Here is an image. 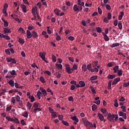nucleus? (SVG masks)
<instances>
[{"label":"nucleus","instance_id":"f257e3e1","mask_svg":"<svg viewBox=\"0 0 129 129\" xmlns=\"http://www.w3.org/2000/svg\"><path fill=\"white\" fill-rule=\"evenodd\" d=\"M65 67L67 73H69V74H71V73H73V71H74V70H77V69H78V64L75 63L73 66V68L71 69L68 64H66L65 65Z\"/></svg>","mask_w":129,"mask_h":129},{"label":"nucleus","instance_id":"f03ea898","mask_svg":"<svg viewBox=\"0 0 129 129\" xmlns=\"http://www.w3.org/2000/svg\"><path fill=\"white\" fill-rule=\"evenodd\" d=\"M115 118V119H114ZM107 119L109 121H112L114 123V121H116L118 119V115H115L114 114H112L110 113H108Z\"/></svg>","mask_w":129,"mask_h":129},{"label":"nucleus","instance_id":"7ed1b4c3","mask_svg":"<svg viewBox=\"0 0 129 129\" xmlns=\"http://www.w3.org/2000/svg\"><path fill=\"white\" fill-rule=\"evenodd\" d=\"M118 66H116L113 68V70H114V73H117L118 76H121L122 75V70L120 69L118 70Z\"/></svg>","mask_w":129,"mask_h":129},{"label":"nucleus","instance_id":"20e7f679","mask_svg":"<svg viewBox=\"0 0 129 129\" xmlns=\"http://www.w3.org/2000/svg\"><path fill=\"white\" fill-rule=\"evenodd\" d=\"M82 120H83V122L84 125H85V126H88V125H89V126H90V127H93V124H92V123H91V122L88 121L87 120V118H83Z\"/></svg>","mask_w":129,"mask_h":129},{"label":"nucleus","instance_id":"39448f33","mask_svg":"<svg viewBox=\"0 0 129 129\" xmlns=\"http://www.w3.org/2000/svg\"><path fill=\"white\" fill-rule=\"evenodd\" d=\"M48 109L49 110V112H50V113H51V116H53V118H54V117H56V116H57V115H56V112H54V110L51 108V107H48Z\"/></svg>","mask_w":129,"mask_h":129},{"label":"nucleus","instance_id":"423d86ee","mask_svg":"<svg viewBox=\"0 0 129 129\" xmlns=\"http://www.w3.org/2000/svg\"><path fill=\"white\" fill-rule=\"evenodd\" d=\"M120 81V78H116L114 79L112 83V85H114L115 84H117L118 82H119Z\"/></svg>","mask_w":129,"mask_h":129},{"label":"nucleus","instance_id":"0eeeda50","mask_svg":"<svg viewBox=\"0 0 129 129\" xmlns=\"http://www.w3.org/2000/svg\"><path fill=\"white\" fill-rule=\"evenodd\" d=\"M40 90H41V94H42L43 96H46L47 95V91H46V90L44 89V88L40 87Z\"/></svg>","mask_w":129,"mask_h":129},{"label":"nucleus","instance_id":"6e6552de","mask_svg":"<svg viewBox=\"0 0 129 129\" xmlns=\"http://www.w3.org/2000/svg\"><path fill=\"white\" fill-rule=\"evenodd\" d=\"M45 55L46 54L45 53V52L39 53V57H40V58H41V59H42L43 60H45V58H46V57L45 56Z\"/></svg>","mask_w":129,"mask_h":129},{"label":"nucleus","instance_id":"1a4fd4ad","mask_svg":"<svg viewBox=\"0 0 129 129\" xmlns=\"http://www.w3.org/2000/svg\"><path fill=\"white\" fill-rule=\"evenodd\" d=\"M20 7L22 9V11L24 12V13H27V8L25 5L21 4Z\"/></svg>","mask_w":129,"mask_h":129},{"label":"nucleus","instance_id":"9d476101","mask_svg":"<svg viewBox=\"0 0 129 129\" xmlns=\"http://www.w3.org/2000/svg\"><path fill=\"white\" fill-rule=\"evenodd\" d=\"M55 67L56 69H58V70H61L62 68H63V66H62L61 64H55Z\"/></svg>","mask_w":129,"mask_h":129},{"label":"nucleus","instance_id":"9b49d317","mask_svg":"<svg viewBox=\"0 0 129 129\" xmlns=\"http://www.w3.org/2000/svg\"><path fill=\"white\" fill-rule=\"evenodd\" d=\"M32 38V33L30 31L27 30V38L31 39Z\"/></svg>","mask_w":129,"mask_h":129},{"label":"nucleus","instance_id":"f8f14e48","mask_svg":"<svg viewBox=\"0 0 129 129\" xmlns=\"http://www.w3.org/2000/svg\"><path fill=\"white\" fill-rule=\"evenodd\" d=\"M41 106V104L38 102H34L33 103V107H35V108H37L38 107H40Z\"/></svg>","mask_w":129,"mask_h":129},{"label":"nucleus","instance_id":"ddd939ff","mask_svg":"<svg viewBox=\"0 0 129 129\" xmlns=\"http://www.w3.org/2000/svg\"><path fill=\"white\" fill-rule=\"evenodd\" d=\"M98 116H99V119L101 120V121H103V120H104V117L101 113H99L98 114Z\"/></svg>","mask_w":129,"mask_h":129},{"label":"nucleus","instance_id":"4468645a","mask_svg":"<svg viewBox=\"0 0 129 129\" xmlns=\"http://www.w3.org/2000/svg\"><path fill=\"white\" fill-rule=\"evenodd\" d=\"M79 84L80 85V87H84V86H85V82L83 81H80L79 82Z\"/></svg>","mask_w":129,"mask_h":129},{"label":"nucleus","instance_id":"2eb2a0df","mask_svg":"<svg viewBox=\"0 0 129 129\" xmlns=\"http://www.w3.org/2000/svg\"><path fill=\"white\" fill-rule=\"evenodd\" d=\"M115 77H116V75H115L109 74L107 76V78L108 79H113V78H115Z\"/></svg>","mask_w":129,"mask_h":129},{"label":"nucleus","instance_id":"dca6fc26","mask_svg":"<svg viewBox=\"0 0 129 129\" xmlns=\"http://www.w3.org/2000/svg\"><path fill=\"white\" fill-rule=\"evenodd\" d=\"M102 34L103 35L104 39L105 41H109V38L108 37V36H107L106 35V34H105V33H104V32H102Z\"/></svg>","mask_w":129,"mask_h":129},{"label":"nucleus","instance_id":"f3484780","mask_svg":"<svg viewBox=\"0 0 129 129\" xmlns=\"http://www.w3.org/2000/svg\"><path fill=\"white\" fill-rule=\"evenodd\" d=\"M8 83L11 87H14V86H15V82H14L13 80H10Z\"/></svg>","mask_w":129,"mask_h":129},{"label":"nucleus","instance_id":"a211bd4d","mask_svg":"<svg viewBox=\"0 0 129 129\" xmlns=\"http://www.w3.org/2000/svg\"><path fill=\"white\" fill-rule=\"evenodd\" d=\"M4 34H7V33H11V30L9 28H4Z\"/></svg>","mask_w":129,"mask_h":129},{"label":"nucleus","instance_id":"6ab92c4d","mask_svg":"<svg viewBox=\"0 0 129 129\" xmlns=\"http://www.w3.org/2000/svg\"><path fill=\"white\" fill-rule=\"evenodd\" d=\"M32 37H33L34 38H38V33L35 31H32Z\"/></svg>","mask_w":129,"mask_h":129},{"label":"nucleus","instance_id":"aec40b11","mask_svg":"<svg viewBox=\"0 0 129 129\" xmlns=\"http://www.w3.org/2000/svg\"><path fill=\"white\" fill-rule=\"evenodd\" d=\"M71 119L74 121H77V122H79V119L77 118V117H76V116L71 117Z\"/></svg>","mask_w":129,"mask_h":129},{"label":"nucleus","instance_id":"412c9836","mask_svg":"<svg viewBox=\"0 0 129 129\" xmlns=\"http://www.w3.org/2000/svg\"><path fill=\"white\" fill-rule=\"evenodd\" d=\"M18 42L19 43H20V44H21V45H24L25 43V40L20 37H18Z\"/></svg>","mask_w":129,"mask_h":129},{"label":"nucleus","instance_id":"4be33fe9","mask_svg":"<svg viewBox=\"0 0 129 129\" xmlns=\"http://www.w3.org/2000/svg\"><path fill=\"white\" fill-rule=\"evenodd\" d=\"M37 11H38V7H37V6H35L34 8H32V13H36V14H38V12Z\"/></svg>","mask_w":129,"mask_h":129},{"label":"nucleus","instance_id":"5701e85b","mask_svg":"<svg viewBox=\"0 0 129 129\" xmlns=\"http://www.w3.org/2000/svg\"><path fill=\"white\" fill-rule=\"evenodd\" d=\"M73 10L75 12H79L78 6L77 5H75L73 7Z\"/></svg>","mask_w":129,"mask_h":129},{"label":"nucleus","instance_id":"b1692460","mask_svg":"<svg viewBox=\"0 0 129 129\" xmlns=\"http://www.w3.org/2000/svg\"><path fill=\"white\" fill-rule=\"evenodd\" d=\"M53 75L56 76V78H61V74L59 72H56V73H54Z\"/></svg>","mask_w":129,"mask_h":129},{"label":"nucleus","instance_id":"393cba45","mask_svg":"<svg viewBox=\"0 0 129 129\" xmlns=\"http://www.w3.org/2000/svg\"><path fill=\"white\" fill-rule=\"evenodd\" d=\"M118 46H119V43H115L110 45V47L111 48H114V47H118Z\"/></svg>","mask_w":129,"mask_h":129},{"label":"nucleus","instance_id":"a878e982","mask_svg":"<svg viewBox=\"0 0 129 129\" xmlns=\"http://www.w3.org/2000/svg\"><path fill=\"white\" fill-rule=\"evenodd\" d=\"M100 111H101L102 113H103L104 114H105V113H107L108 114V112H107V110L105 108H101Z\"/></svg>","mask_w":129,"mask_h":129},{"label":"nucleus","instance_id":"bb28decb","mask_svg":"<svg viewBox=\"0 0 129 129\" xmlns=\"http://www.w3.org/2000/svg\"><path fill=\"white\" fill-rule=\"evenodd\" d=\"M28 98L31 100V102H34V101H35V97H34V96L29 95Z\"/></svg>","mask_w":129,"mask_h":129},{"label":"nucleus","instance_id":"cd10ccee","mask_svg":"<svg viewBox=\"0 0 129 129\" xmlns=\"http://www.w3.org/2000/svg\"><path fill=\"white\" fill-rule=\"evenodd\" d=\"M96 79H97V76H93L90 78V80L93 81V80H96Z\"/></svg>","mask_w":129,"mask_h":129},{"label":"nucleus","instance_id":"c85d7f7f","mask_svg":"<svg viewBox=\"0 0 129 129\" xmlns=\"http://www.w3.org/2000/svg\"><path fill=\"white\" fill-rule=\"evenodd\" d=\"M82 69L85 72H86V71H87V68L86 67V64L83 65L82 67Z\"/></svg>","mask_w":129,"mask_h":129},{"label":"nucleus","instance_id":"c756f323","mask_svg":"<svg viewBox=\"0 0 129 129\" xmlns=\"http://www.w3.org/2000/svg\"><path fill=\"white\" fill-rule=\"evenodd\" d=\"M54 12L55 13V14L57 15V16H59V13H60V10L55 9L54 10Z\"/></svg>","mask_w":129,"mask_h":129},{"label":"nucleus","instance_id":"7c9ffc66","mask_svg":"<svg viewBox=\"0 0 129 129\" xmlns=\"http://www.w3.org/2000/svg\"><path fill=\"white\" fill-rule=\"evenodd\" d=\"M114 106L115 107H118V102H117V99H116L114 100Z\"/></svg>","mask_w":129,"mask_h":129},{"label":"nucleus","instance_id":"2f4dec72","mask_svg":"<svg viewBox=\"0 0 129 129\" xmlns=\"http://www.w3.org/2000/svg\"><path fill=\"white\" fill-rule=\"evenodd\" d=\"M92 109L93 111H95V110H96L97 109V106L96 105L94 104L92 106Z\"/></svg>","mask_w":129,"mask_h":129},{"label":"nucleus","instance_id":"473e14b6","mask_svg":"<svg viewBox=\"0 0 129 129\" xmlns=\"http://www.w3.org/2000/svg\"><path fill=\"white\" fill-rule=\"evenodd\" d=\"M27 108L28 109H31V108L32 107V104L31 103H30V102H27Z\"/></svg>","mask_w":129,"mask_h":129},{"label":"nucleus","instance_id":"72a5a7b5","mask_svg":"<svg viewBox=\"0 0 129 129\" xmlns=\"http://www.w3.org/2000/svg\"><path fill=\"white\" fill-rule=\"evenodd\" d=\"M39 80H40L41 82H42V83H45L46 82L45 79L42 76L40 77Z\"/></svg>","mask_w":129,"mask_h":129},{"label":"nucleus","instance_id":"f704fd0d","mask_svg":"<svg viewBox=\"0 0 129 129\" xmlns=\"http://www.w3.org/2000/svg\"><path fill=\"white\" fill-rule=\"evenodd\" d=\"M78 5H81L82 7H84V2L81 3V0H78Z\"/></svg>","mask_w":129,"mask_h":129},{"label":"nucleus","instance_id":"c9c22d12","mask_svg":"<svg viewBox=\"0 0 129 129\" xmlns=\"http://www.w3.org/2000/svg\"><path fill=\"white\" fill-rule=\"evenodd\" d=\"M111 81H109L108 83V89H111Z\"/></svg>","mask_w":129,"mask_h":129},{"label":"nucleus","instance_id":"e433bc0d","mask_svg":"<svg viewBox=\"0 0 129 129\" xmlns=\"http://www.w3.org/2000/svg\"><path fill=\"white\" fill-rule=\"evenodd\" d=\"M19 31H20V32H21L22 34H25V30H24V28H22V27H20Z\"/></svg>","mask_w":129,"mask_h":129},{"label":"nucleus","instance_id":"4c0bfd02","mask_svg":"<svg viewBox=\"0 0 129 129\" xmlns=\"http://www.w3.org/2000/svg\"><path fill=\"white\" fill-rule=\"evenodd\" d=\"M3 13L5 14V17H8V13H7V10L3 9Z\"/></svg>","mask_w":129,"mask_h":129},{"label":"nucleus","instance_id":"58836bf2","mask_svg":"<svg viewBox=\"0 0 129 129\" xmlns=\"http://www.w3.org/2000/svg\"><path fill=\"white\" fill-rule=\"evenodd\" d=\"M118 27L120 30H122V23L121 22H119L118 24Z\"/></svg>","mask_w":129,"mask_h":129},{"label":"nucleus","instance_id":"ea45409f","mask_svg":"<svg viewBox=\"0 0 129 129\" xmlns=\"http://www.w3.org/2000/svg\"><path fill=\"white\" fill-rule=\"evenodd\" d=\"M6 118L9 121H13L14 120V118H11L10 117L6 116Z\"/></svg>","mask_w":129,"mask_h":129},{"label":"nucleus","instance_id":"a19ab883","mask_svg":"<svg viewBox=\"0 0 129 129\" xmlns=\"http://www.w3.org/2000/svg\"><path fill=\"white\" fill-rule=\"evenodd\" d=\"M62 123L67 126H69V123L67 122L66 121L62 120Z\"/></svg>","mask_w":129,"mask_h":129},{"label":"nucleus","instance_id":"79ce46f5","mask_svg":"<svg viewBox=\"0 0 129 129\" xmlns=\"http://www.w3.org/2000/svg\"><path fill=\"white\" fill-rule=\"evenodd\" d=\"M118 114H119V116H122L123 117L124 115L126 114V113H123L122 111H120V112H119Z\"/></svg>","mask_w":129,"mask_h":129},{"label":"nucleus","instance_id":"37998d69","mask_svg":"<svg viewBox=\"0 0 129 129\" xmlns=\"http://www.w3.org/2000/svg\"><path fill=\"white\" fill-rule=\"evenodd\" d=\"M52 60L53 62H56L57 61L56 56L54 55H52Z\"/></svg>","mask_w":129,"mask_h":129},{"label":"nucleus","instance_id":"c03bdc74","mask_svg":"<svg viewBox=\"0 0 129 129\" xmlns=\"http://www.w3.org/2000/svg\"><path fill=\"white\" fill-rule=\"evenodd\" d=\"M120 108L122 109V111L123 112H125V111H126V109H125L126 107L125 106H121Z\"/></svg>","mask_w":129,"mask_h":129},{"label":"nucleus","instance_id":"a18cd8bd","mask_svg":"<svg viewBox=\"0 0 129 129\" xmlns=\"http://www.w3.org/2000/svg\"><path fill=\"white\" fill-rule=\"evenodd\" d=\"M129 86L128 82H124L123 83V87H127Z\"/></svg>","mask_w":129,"mask_h":129},{"label":"nucleus","instance_id":"49530a36","mask_svg":"<svg viewBox=\"0 0 129 129\" xmlns=\"http://www.w3.org/2000/svg\"><path fill=\"white\" fill-rule=\"evenodd\" d=\"M96 30L97 32V33H101V28L100 27H96Z\"/></svg>","mask_w":129,"mask_h":129},{"label":"nucleus","instance_id":"de8ad7c7","mask_svg":"<svg viewBox=\"0 0 129 129\" xmlns=\"http://www.w3.org/2000/svg\"><path fill=\"white\" fill-rule=\"evenodd\" d=\"M4 27H8L9 26V23H8L7 21L4 20Z\"/></svg>","mask_w":129,"mask_h":129},{"label":"nucleus","instance_id":"09e8293b","mask_svg":"<svg viewBox=\"0 0 129 129\" xmlns=\"http://www.w3.org/2000/svg\"><path fill=\"white\" fill-rule=\"evenodd\" d=\"M10 73L11 75H13V76L17 75V73H16V71L15 70H12V71Z\"/></svg>","mask_w":129,"mask_h":129},{"label":"nucleus","instance_id":"8fccbe9b","mask_svg":"<svg viewBox=\"0 0 129 129\" xmlns=\"http://www.w3.org/2000/svg\"><path fill=\"white\" fill-rule=\"evenodd\" d=\"M78 8L79 9V12H81V10L83 9L82 6L81 5H78Z\"/></svg>","mask_w":129,"mask_h":129},{"label":"nucleus","instance_id":"3c124183","mask_svg":"<svg viewBox=\"0 0 129 129\" xmlns=\"http://www.w3.org/2000/svg\"><path fill=\"white\" fill-rule=\"evenodd\" d=\"M6 60H7V62H12L13 58L12 57H7Z\"/></svg>","mask_w":129,"mask_h":129},{"label":"nucleus","instance_id":"603ef678","mask_svg":"<svg viewBox=\"0 0 129 129\" xmlns=\"http://www.w3.org/2000/svg\"><path fill=\"white\" fill-rule=\"evenodd\" d=\"M5 53H6L7 55H11V52L10 51V49H6Z\"/></svg>","mask_w":129,"mask_h":129},{"label":"nucleus","instance_id":"864d4df0","mask_svg":"<svg viewBox=\"0 0 129 129\" xmlns=\"http://www.w3.org/2000/svg\"><path fill=\"white\" fill-rule=\"evenodd\" d=\"M13 121H14V122H16V123H19L20 121H19V119L17 118H15L14 119Z\"/></svg>","mask_w":129,"mask_h":129},{"label":"nucleus","instance_id":"5fc2aeb1","mask_svg":"<svg viewBox=\"0 0 129 129\" xmlns=\"http://www.w3.org/2000/svg\"><path fill=\"white\" fill-rule=\"evenodd\" d=\"M91 68H92L91 63H89V64L87 65V69H88V70H90Z\"/></svg>","mask_w":129,"mask_h":129},{"label":"nucleus","instance_id":"6e6d98bb","mask_svg":"<svg viewBox=\"0 0 129 129\" xmlns=\"http://www.w3.org/2000/svg\"><path fill=\"white\" fill-rule=\"evenodd\" d=\"M55 40L56 41H60L61 40V37L60 36H57L55 38Z\"/></svg>","mask_w":129,"mask_h":129},{"label":"nucleus","instance_id":"4d7b16f0","mask_svg":"<svg viewBox=\"0 0 129 129\" xmlns=\"http://www.w3.org/2000/svg\"><path fill=\"white\" fill-rule=\"evenodd\" d=\"M68 39L70 41H74V37L73 36H69Z\"/></svg>","mask_w":129,"mask_h":129},{"label":"nucleus","instance_id":"13d9d810","mask_svg":"<svg viewBox=\"0 0 129 129\" xmlns=\"http://www.w3.org/2000/svg\"><path fill=\"white\" fill-rule=\"evenodd\" d=\"M91 89L93 93H95V94L96 93V92L95 91V89H94V88H93V87H91Z\"/></svg>","mask_w":129,"mask_h":129},{"label":"nucleus","instance_id":"bf43d9fd","mask_svg":"<svg viewBox=\"0 0 129 129\" xmlns=\"http://www.w3.org/2000/svg\"><path fill=\"white\" fill-rule=\"evenodd\" d=\"M107 18L108 19V20H110L111 19V13H108Z\"/></svg>","mask_w":129,"mask_h":129},{"label":"nucleus","instance_id":"052dcab7","mask_svg":"<svg viewBox=\"0 0 129 129\" xmlns=\"http://www.w3.org/2000/svg\"><path fill=\"white\" fill-rule=\"evenodd\" d=\"M124 100H125V98H124V97H121L120 99L119 100V101L120 102H123L124 101Z\"/></svg>","mask_w":129,"mask_h":129},{"label":"nucleus","instance_id":"680f3d73","mask_svg":"<svg viewBox=\"0 0 129 129\" xmlns=\"http://www.w3.org/2000/svg\"><path fill=\"white\" fill-rule=\"evenodd\" d=\"M44 74H47V75H49V76L51 75V72H50V71H45L44 72Z\"/></svg>","mask_w":129,"mask_h":129},{"label":"nucleus","instance_id":"e2e57ef3","mask_svg":"<svg viewBox=\"0 0 129 129\" xmlns=\"http://www.w3.org/2000/svg\"><path fill=\"white\" fill-rule=\"evenodd\" d=\"M23 115L24 117H28V116H29V115L28 114V112H25V113H24Z\"/></svg>","mask_w":129,"mask_h":129},{"label":"nucleus","instance_id":"0e129e2a","mask_svg":"<svg viewBox=\"0 0 129 129\" xmlns=\"http://www.w3.org/2000/svg\"><path fill=\"white\" fill-rule=\"evenodd\" d=\"M68 59L69 61H71V62H74V59L73 58V57H69Z\"/></svg>","mask_w":129,"mask_h":129},{"label":"nucleus","instance_id":"69168bd1","mask_svg":"<svg viewBox=\"0 0 129 129\" xmlns=\"http://www.w3.org/2000/svg\"><path fill=\"white\" fill-rule=\"evenodd\" d=\"M69 101H73V97L70 96L68 98Z\"/></svg>","mask_w":129,"mask_h":129},{"label":"nucleus","instance_id":"338daca9","mask_svg":"<svg viewBox=\"0 0 129 129\" xmlns=\"http://www.w3.org/2000/svg\"><path fill=\"white\" fill-rule=\"evenodd\" d=\"M108 67H112V62H110L107 63Z\"/></svg>","mask_w":129,"mask_h":129},{"label":"nucleus","instance_id":"774afa93","mask_svg":"<svg viewBox=\"0 0 129 129\" xmlns=\"http://www.w3.org/2000/svg\"><path fill=\"white\" fill-rule=\"evenodd\" d=\"M70 89H71V90H74V89H75V86H74V85H72L71 86Z\"/></svg>","mask_w":129,"mask_h":129}]
</instances>
